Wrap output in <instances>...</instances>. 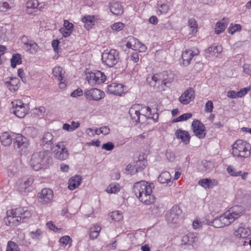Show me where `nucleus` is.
<instances>
[{
  "instance_id": "nucleus-1",
  "label": "nucleus",
  "mask_w": 251,
  "mask_h": 251,
  "mask_svg": "<svg viewBox=\"0 0 251 251\" xmlns=\"http://www.w3.org/2000/svg\"><path fill=\"white\" fill-rule=\"evenodd\" d=\"M153 187L152 183H149L146 181H140L134 184L133 190L135 195L141 202L147 205H151L154 203L156 200L152 194Z\"/></svg>"
},
{
  "instance_id": "nucleus-2",
  "label": "nucleus",
  "mask_w": 251,
  "mask_h": 251,
  "mask_svg": "<svg viewBox=\"0 0 251 251\" xmlns=\"http://www.w3.org/2000/svg\"><path fill=\"white\" fill-rule=\"evenodd\" d=\"M174 76L171 72H164L160 74H155L149 76L147 81L151 86L154 87L156 83H161V88L163 90H165V87H169L170 84L174 80Z\"/></svg>"
},
{
  "instance_id": "nucleus-3",
  "label": "nucleus",
  "mask_w": 251,
  "mask_h": 251,
  "mask_svg": "<svg viewBox=\"0 0 251 251\" xmlns=\"http://www.w3.org/2000/svg\"><path fill=\"white\" fill-rule=\"evenodd\" d=\"M51 158L48 156L46 151H40L34 153L31 157L30 164L35 171L46 169L49 166Z\"/></svg>"
},
{
  "instance_id": "nucleus-4",
  "label": "nucleus",
  "mask_w": 251,
  "mask_h": 251,
  "mask_svg": "<svg viewBox=\"0 0 251 251\" xmlns=\"http://www.w3.org/2000/svg\"><path fill=\"white\" fill-rule=\"evenodd\" d=\"M250 144L242 140H238L233 145L232 154L237 157H247L250 155Z\"/></svg>"
},
{
  "instance_id": "nucleus-5",
  "label": "nucleus",
  "mask_w": 251,
  "mask_h": 251,
  "mask_svg": "<svg viewBox=\"0 0 251 251\" xmlns=\"http://www.w3.org/2000/svg\"><path fill=\"white\" fill-rule=\"evenodd\" d=\"M119 52L115 50L104 51L101 55L102 62L109 67H113L119 60Z\"/></svg>"
},
{
  "instance_id": "nucleus-6",
  "label": "nucleus",
  "mask_w": 251,
  "mask_h": 251,
  "mask_svg": "<svg viewBox=\"0 0 251 251\" xmlns=\"http://www.w3.org/2000/svg\"><path fill=\"white\" fill-rule=\"evenodd\" d=\"M12 108L11 112L14 114L17 117L24 118L28 111V106L23 103L21 100H15L11 102Z\"/></svg>"
},
{
  "instance_id": "nucleus-7",
  "label": "nucleus",
  "mask_w": 251,
  "mask_h": 251,
  "mask_svg": "<svg viewBox=\"0 0 251 251\" xmlns=\"http://www.w3.org/2000/svg\"><path fill=\"white\" fill-rule=\"evenodd\" d=\"M51 151L57 159L64 160L69 157V152L65 146L61 142L55 144L52 148Z\"/></svg>"
},
{
  "instance_id": "nucleus-8",
  "label": "nucleus",
  "mask_w": 251,
  "mask_h": 251,
  "mask_svg": "<svg viewBox=\"0 0 251 251\" xmlns=\"http://www.w3.org/2000/svg\"><path fill=\"white\" fill-rule=\"evenodd\" d=\"M86 79L91 85L100 84L105 81L106 76L103 73L100 71H95L89 74L86 77Z\"/></svg>"
},
{
  "instance_id": "nucleus-9",
  "label": "nucleus",
  "mask_w": 251,
  "mask_h": 251,
  "mask_svg": "<svg viewBox=\"0 0 251 251\" xmlns=\"http://www.w3.org/2000/svg\"><path fill=\"white\" fill-rule=\"evenodd\" d=\"M38 201L42 204L50 203L53 198V191L49 188H44L37 195Z\"/></svg>"
},
{
  "instance_id": "nucleus-10",
  "label": "nucleus",
  "mask_w": 251,
  "mask_h": 251,
  "mask_svg": "<svg viewBox=\"0 0 251 251\" xmlns=\"http://www.w3.org/2000/svg\"><path fill=\"white\" fill-rule=\"evenodd\" d=\"M84 94L87 99L97 101L103 99L105 96L103 91L97 88L86 90Z\"/></svg>"
},
{
  "instance_id": "nucleus-11",
  "label": "nucleus",
  "mask_w": 251,
  "mask_h": 251,
  "mask_svg": "<svg viewBox=\"0 0 251 251\" xmlns=\"http://www.w3.org/2000/svg\"><path fill=\"white\" fill-rule=\"evenodd\" d=\"M192 128L195 135L199 138H203L206 135L204 125L200 121L196 120L193 122Z\"/></svg>"
},
{
  "instance_id": "nucleus-12",
  "label": "nucleus",
  "mask_w": 251,
  "mask_h": 251,
  "mask_svg": "<svg viewBox=\"0 0 251 251\" xmlns=\"http://www.w3.org/2000/svg\"><path fill=\"white\" fill-rule=\"evenodd\" d=\"M182 213V210L177 205H174L168 211L166 218L169 223H176L179 215Z\"/></svg>"
},
{
  "instance_id": "nucleus-13",
  "label": "nucleus",
  "mask_w": 251,
  "mask_h": 251,
  "mask_svg": "<svg viewBox=\"0 0 251 251\" xmlns=\"http://www.w3.org/2000/svg\"><path fill=\"white\" fill-rule=\"evenodd\" d=\"M5 224L10 226H16L21 223V219L15 215V209L7 211V217L4 218Z\"/></svg>"
},
{
  "instance_id": "nucleus-14",
  "label": "nucleus",
  "mask_w": 251,
  "mask_h": 251,
  "mask_svg": "<svg viewBox=\"0 0 251 251\" xmlns=\"http://www.w3.org/2000/svg\"><path fill=\"white\" fill-rule=\"evenodd\" d=\"M13 145L15 149L23 150L27 147L28 142L26 137L21 134H18L13 139Z\"/></svg>"
},
{
  "instance_id": "nucleus-15",
  "label": "nucleus",
  "mask_w": 251,
  "mask_h": 251,
  "mask_svg": "<svg viewBox=\"0 0 251 251\" xmlns=\"http://www.w3.org/2000/svg\"><path fill=\"white\" fill-rule=\"evenodd\" d=\"M194 99V91L190 88L186 90L179 97V101L183 104H188Z\"/></svg>"
},
{
  "instance_id": "nucleus-16",
  "label": "nucleus",
  "mask_w": 251,
  "mask_h": 251,
  "mask_svg": "<svg viewBox=\"0 0 251 251\" xmlns=\"http://www.w3.org/2000/svg\"><path fill=\"white\" fill-rule=\"evenodd\" d=\"M107 92L111 94L121 96L124 92V87L122 84L112 83L107 86Z\"/></svg>"
},
{
  "instance_id": "nucleus-17",
  "label": "nucleus",
  "mask_w": 251,
  "mask_h": 251,
  "mask_svg": "<svg viewBox=\"0 0 251 251\" xmlns=\"http://www.w3.org/2000/svg\"><path fill=\"white\" fill-rule=\"evenodd\" d=\"M33 180L32 178L18 180L17 185L19 191L21 193L25 192L26 190L32 184Z\"/></svg>"
},
{
  "instance_id": "nucleus-18",
  "label": "nucleus",
  "mask_w": 251,
  "mask_h": 251,
  "mask_svg": "<svg viewBox=\"0 0 251 251\" xmlns=\"http://www.w3.org/2000/svg\"><path fill=\"white\" fill-rule=\"evenodd\" d=\"M109 4L110 11L113 15H121L123 13V6L120 2L112 1Z\"/></svg>"
},
{
  "instance_id": "nucleus-19",
  "label": "nucleus",
  "mask_w": 251,
  "mask_h": 251,
  "mask_svg": "<svg viewBox=\"0 0 251 251\" xmlns=\"http://www.w3.org/2000/svg\"><path fill=\"white\" fill-rule=\"evenodd\" d=\"M31 215L29 211L23 208L19 207L15 209V215L18 216V219H21V223L25 222L31 217Z\"/></svg>"
},
{
  "instance_id": "nucleus-20",
  "label": "nucleus",
  "mask_w": 251,
  "mask_h": 251,
  "mask_svg": "<svg viewBox=\"0 0 251 251\" xmlns=\"http://www.w3.org/2000/svg\"><path fill=\"white\" fill-rule=\"evenodd\" d=\"M197 54V53H196L194 54L193 52L191 50H186L183 51L181 55L182 63L183 66H187L189 65L193 57Z\"/></svg>"
},
{
  "instance_id": "nucleus-21",
  "label": "nucleus",
  "mask_w": 251,
  "mask_h": 251,
  "mask_svg": "<svg viewBox=\"0 0 251 251\" xmlns=\"http://www.w3.org/2000/svg\"><path fill=\"white\" fill-rule=\"evenodd\" d=\"M64 28H61L59 30L64 37H69L73 31L74 25L68 21L64 20Z\"/></svg>"
},
{
  "instance_id": "nucleus-22",
  "label": "nucleus",
  "mask_w": 251,
  "mask_h": 251,
  "mask_svg": "<svg viewBox=\"0 0 251 251\" xmlns=\"http://www.w3.org/2000/svg\"><path fill=\"white\" fill-rule=\"evenodd\" d=\"M176 137L181 140L182 142L185 145L189 144L190 139L189 133L185 130L177 129L175 132Z\"/></svg>"
},
{
  "instance_id": "nucleus-23",
  "label": "nucleus",
  "mask_w": 251,
  "mask_h": 251,
  "mask_svg": "<svg viewBox=\"0 0 251 251\" xmlns=\"http://www.w3.org/2000/svg\"><path fill=\"white\" fill-rule=\"evenodd\" d=\"M232 217L235 218V220L240 217L244 212V208L240 205H235L231 207L228 211Z\"/></svg>"
},
{
  "instance_id": "nucleus-24",
  "label": "nucleus",
  "mask_w": 251,
  "mask_h": 251,
  "mask_svg": "<svg viewBox=\"0 0 251 251\" xmlns=\"http://www.w3.org/2000/svg\"><path fill=\"white\" fill-rule=\"evenodd\" d=\"M81 179V176H80L76 175L74 177H72L69 180L68 188L71 190L75 189L80 185Z\"/></svg>"
},
{
  "instance_id": "nucleus-25",
  "label": "nucleus",
  "mask_w": 251,
  "mask_h": 251,
  "mask_svg": "<svg viewBox=\"0 0 251 251\" xmlns=\"http://www.w3.org/2000/svg\"><path fill=\"white\" fill-rule=\"evenodd\" d=\"M53 136L51 132H45L41 139V145L42 146L45 145H51L53 143Z\"/></svg>"
},
{
  "instance_id": "nucleus-26",
  "label": "nucleus",
  "mask_w": 251,
  "mask_h": 251,
  "mask_svg": "<svg viewBox=\"0 0 251 251\" xmlns=\"http://www.w3.org/2000/svg\"><path fill=\"white\" fill-rule=\"evenodd\" d=\"M250 234L249 229L243 226H240L234 232V235L238 238H245Z\"/></svg>"
},
{
  "instance_id": "nucleus-27",
  "label": "nucleus",
  "mask_w": 251,
  "mask_h": 251,
  "mask_svg": "<svg viewBox=\"0 0 251 251\" xmlns=\"http://www.w3.org/2000/svg\"><path fill=\"white\" fill-rule=\"evenodd\" d=\"M147 161L144 159H138L135 162V164L134 165V167L135 169V171H132L130 173L131 175H134L135 174L142 171L146 167V163Z\"/></svg>"
},
{
  "instance_id": "nucleus-28",
  "label": "nucleus",
  "mask_w": 251,
  "mask_h": 251,
  "mask_svg": "<svg viewBox=\"0 0 251 251\" xmlns=\"http://www.w3.org/2000/svg\"><path fill=\"white\" fill-rule=\"evenodd\" d=\"M81 21L84 23L85 27L87 30H89L94 25L95 19L94 16L88 15L84 16Z\"/></svg>"
},
{
  "instance_id": "nucleus-29",
  "label": "nucleus",
  "mask_w": 251,
  "mask_h": 251,
  "mask_svg": "<svg viewBox=\"0 0 251 251\" xmlns=\"http://www.w3.org/2000/svg\"><path fill=\"white\" fill-rule=\"evenodd\" d=\"M188 26L190 30V34L194 35L198 31V24L197 21L193 18L188 19Z\"/></svg>"
},
{
  "instance_id": "nucleus-30",
  "label": "nucleus",
  "mask_w": 251,
  "mask_h": 251,
  "mask_svg": "<svg viewBox=\"0 0 251 251\" xmlns=\"http://www.w3.org/2000/svg\"><path fill=\"white\" fill-rule=\"evenodd\" d=\"M136 106L131 107L129 110V114L133 122L138 123L140 122V113L139 110L136 108Z\"/></svg>"
},
{
  "instance_id": "nucleus-31",
  "label": "nucleus",
  "mask_w": 251,
  "mask_h": 251,
  "mask_svg": "<svg viewBox=\"0 0 251 251\" xmlns=\"http://www.w3.org/2000/svg\"><path fill=\"white\" fill-rule=\"evenodd\" d=\"M230 214V213H228L227 211H226L221 216V220L223 222L224 227L229 225L235 221V218L232 217Z\"/></svg>"
},
{
  "instance_id": "nucleus-32",
  "label": "nucleus",
  "mask_w": 251,
  "mask_h": 251,
  "mask_svg": "<svg viewBox=\"0 0 251 251\" xmlns=\"http://www.w3.org/2000/svg\"><path fill=\"white\" fill-rule=\"evenodd\" d=\"M0 141L4 146H9L12 141V138L8 132H4L0 136Z\"/></svg>"
},
{
  "instance_id": "nucleus-33",
  "label": "nucleus",
  "mask_w": 251,
  "mask_h": 251,
  "mask_svg": "<svg viewBox=\"0 0 251 251\" xmlns=\"http://www.w3.org/2000/svg\"><path fill=\"white\" fill-rule=\"evenodd\" d=\"M158 181L161 183L169 184L171 182V176L169 172L165 171L162 172L158 177Z\"/></svg>"
},
{
  "instance_id": "nucleus-34",
  "label": "nucleus",
  "mask_w": 251,
  "mask_h": 251,
  "mask_svg": "<svg viewBox=\"0 0 251 251\" xmlns=\"http://www.w3.org/2000/svg\"><path fill=\"white\" fill-rule=\"evenodd\" d=\"M19 80L17 78H11L10 81L6 82L7 87L11 91H15L18 89Z\"/></svg>"
},
{
  "instance_id": "nucleus-35",
  "label": "nucleus",
  "mask_w": 251,
  "mask_h": 251,
  "mask_svg": "<svg viewBox=\"0 0 251 251\" xmlns=\"http://www.w3.org/2000/svg\"><path fill=\"white\" fill-rule=\"evenodd\" d=\"M13 0H8V1L0 2V11L6 12L13 7Z\"/></svg>"
},
{
  "instance_id": "nucleus-36",
  "label": "nucleus",
  "mask_w": 251,
  "mask_h": 251,
  "mask_svg": "<svg viewBox=\"0 0 251 251\" xmlns=\"http://www.w3.org/2000/svg\"><path fill=\"white\" fill-rule=\"evenodd\" d=\"M27 51H28L31 54H34L38 51L39 46L34 41H30L27 45L26 46Z\"/></svg>"
},
{
  "instance_id": "nucleus-37",
  "label": "nucleus",
  "mask_w": 251,
  "mask_h": 251,
  "mask_svg": "<svg viewBox=\"0 0 251 251\" xmlns=\"http://www.w3.org/2000/svg\"><path fill=\"white\" fill-rule=\"evenodd\" d=\"M221 220V217H217L212 221L207 222L209 226H213L216 228H221L224 227L223 222Z\"/></svg>"
},
{
  "instance_id": "nucleus-38",
  "label": "nucleus",
  "mask_w": 251,
  "mask_h": 251,
  "mask_svg": "<svg viewBox=\"0 0 251 251\" xmlns=\"http://www.w3.org/2000/svg\"><path fill=\"white\" fill-rule=\"evenodd\" d=\"M109 217L112 221L120 222L123 219L122 213L120 211H114L109 214Z\"/></svg>"
},
{
  "instance_id": "nucleus-39",
  "label": "nucleus",
  "mask_w": 251,
  "mask_h": 251,
  "mask_svg": "<svg viewBox=\"0 0 251 251\" xmlns=\"http://www.w3.org/2000/svg\"><path fill=\"white\" fill-rule=\"evenodd\" d=\"M100 229V227L96 225L91 227L89 233L90 238L92 239L96 238L99 236Z\"/></svg>"
},
{
  "instance_id": "nucleus-40",
  "label": "nucleus",
  "mask_w": 251,
  "mask_h": 251,
  "mask_svg": "<svg viewBox=\"0 0 251 251\" xmlns=\"http://www.w3.org/2000/svg\"><path fill=\"white\" fill-rule=\"evenodd\" d=\"M120 191V185L117 183L110 184L106 188V191L108 193L115 194Z\"/></svg>"
},
{
  "instance_id": "nucleus-41",
  "label": "nucleus",
  "mask_w": 251,
  "mask_h": 251,
  "mask_svg": "<svg viewBox=\"0 0 251 251\" xmlns=\"http://www.w3.org/2000/svg\"><path fill=\"white\" fill-rule=\"evenodd\" d=\"M52 74L55 77L57 78L58 80H62L64 74L62 72V69L60 67H54L52 70Z\"/></svg>"
},
{
  "instance_id": "nucleus-42",
  "label": "nucleus",
  "mask_w": 251,
  "mask_h": 251,
  "mask_svg": "<svg viewBox=\"0 0 251 251\" xmlns=\"http://www.w3.org/2000/svg\"><path fill=\"white\" fill-rule=\"evenodd\" d=\"M11 63V67L15 68L17 64H21V57L19 54H14L10 60Z\"/></svg>"
},
{
  "instance_id": "nucleus-43",
  "label": "nucleus",
  "mask_w": 251,
  "mask_h": 251,
  "mask_svg": "<svg viewBox=\"0 0 251 251\" xmlns=\"http://www.w3.org/2000/svg\"><path fill=\"white\" fill-rule=\"evenodd\" d=\"M222 50V48L221 46L213 45L212 46L209 47L207 49V51L209 53H212L213 55L215 53H220Z\"/></svg>"
},
{
  "instance_id": "nucleus-44",
  "label": "nucleus",
  "mask_w": 251,
  "mask_h": 251,
  "mask_svg": "<svg viewBox=\"0 0 251 251\" xmlns=\"http://www.w3.org/2000/svg\"><path fill=\"white\" fill-rule=\"evenodd\" d=\"M226 25L224 23H222L220 22H218L216 25L215 32L217 34H219L223 32L226 27Z\"/></svg>"
},
{
  "instance_id": "nucleus-45",
  "label": "nucleus",
  "mask_w": 251,
  "mask_h": 251,
  "mask_svg": "<svg viewBox=\"0 0 251 251\" xmlns=\"http://www.w3.org/2000/svg\"><path fill=\"white\" fill-rule=\"evenodd\" d=\"M150 209L151 214L154 216H159L161 214L162 211L161 210V209L158 205H151L150 207Z\"/></svg>"
},
{
  "instance_id": "nucleus-46",
  "label": "nucleus",
  "mask_w": 251,
  "mask_h": 251,
  "mask_svg": "<svg viewBox=\"0 0 251 251\" xmlns=\"http://www.w3.org/2000/svg\"><path fill=\"white\" fill-rule=\"evenodd\" d=\"M147 47L145 45L142 44L139 40L136 42L135 47L133 48V50H138L140 52H143L146 51Z\"/></svg>"
},
{
  "instance_id": "nucleus-47",
  "label": "nucleus",
  "mask_w": 251,
  "mask_h": 251,
  "mask_svg": "<svg viewBox=\"0 0 251 251\" xmlns=\"http://www.w3.org/2000/svg\"><path fill=\"white\" fill-rule=\"evenodd\" d=\"M196 241V237L193 234H188V243H187L186 249L190 250L193 248V243Z\"/></svg>"
},
{
  "instance_id": "nucleus-48",
  "label": "nucleus",
  "mask_w": 251,
  "mask_h": 251,
  "mask_svg": "<svg viewBox=\"0 0 251 251\" xmlns=\"http://www.w3.org/2000/svg\"><path fill=\"white\" fill-rule=\"evenodd\" d=\"M157 8L161 13H166L169 10V6L167 4L158 2L157 3Z\"/></svg>"
},
{
  "instance_id": "nucleus-49",
  "label": "nucleus",
  "mask_w": 251,
  "mask_h": 251,
  "mask_svg": "<svg viewBox=\"0 0 251 251\" xmlns=\"http://www.w3.org/2000/svg\"><path fill=\"white\" fill-rule=\"evenodd\" d=\"M138 40L133 37H129L128 38L127 42L126 44V47L133 50V48L135 47V45Z\"/></svg>"
},
{
  "instance_id": "nucleus-50",
  "label": "nucleus",
  "mask_w": 251,
  "mask_h": 251,
  "mask_svg": "<svg viewBox=\"0 0 251 251\" xmlns=\"http://www.w3.org/2000/svg\"><path fill=\"white\" fill-rule=\"evenodd\" d=\"M6 251H19V249L16 243L12 241H9Z\"/></svg>"
},
{
  "instance_id": "nucleus-51",
  "label": "nucleus",
  "mask_w": 251,
  "mask_h": 251,
  "mask_svg": "<svg viewBox=\"0 0 251 251\" xmlns=\"http://www.w3.org/2000/svg\"><path fill=\"white\" fill-rule=\"evenodd\" d=\"M146 109L147 112H149L150 114H151L153 111V115L151 118L153 119L154 121H156L158 118V114L157 113V110L156 108H151L150 106H147L146 107Z\"/></svg>"
},
{
  "instance_id": "nucleus-52",
  "label": "nucleus",
  "mask_w": 251,
  "mask_h": 251,
  "mask_svg": "<svg viewBox=\"0 0 251 251\" xmlns=\"http://www.w3.org/2000/svg\"><path fill=\"white\" fill-rule=\"evenodd\" d=\"M125 25L121 22H118L113 24L111 27V28L116 31H119L123 29Z\"/></svg>"
},
{
  "instance_id": "nucleus-53",
  "label": "nucleus",
  "mask_w": 251,
  "mask_h": 251,
  "mask_svg": "<svg viewBox=\"0 0 251 251\" xmlns=\"http://www.w3.org/2000/svg\"><path fill=\"white\" fill-rule=\"evenodd\" d=\"M42 234V231L40 229H37L35 231H32L30 232V236L33 239H40Z\"/></svg>"
},
{
  "instance_id": "nucleus-54",
  "label": "nucleus",
  "mask_w": 251,
  "mask_h": 251,
  "mask_svg": "<svg viewBox=\"0 0 251 251\" xmlns=\"http://www.w3.org/2000/svg\"><path fill=\"white\" fill-rule=\"evenodd\" d=\"M211 182V180L208 178L202 179H200L198 184L201 186L202 187L207 188L209 187L210 183Z\"/></svg>"
},
{
  "instance_id": "nucleus-55",
  "label": "nucleus",
  "mask_w": 251,
  "mask_h": 251,
  "mask_svg": "<svg viewBox=\"0 0 251 251\" xmlns=\"http://www.w3.org/2000/svg\"><path fill=\"white\" fill-rule=\"evenodd\" d=\"M227 171L230 175L235 176H239L241 174V171H236L234 168L230 166L227 167Z\"/></svg>"
},
{
  "instance_id": "nucleus-56",
  "label": "nucleus",
  "mask_w": 251,
  "mask_h": 251,
  "mask_svg": "<svg viewBox=\"0 0 251 251\" xmlns=\"http://www.w3.org/2000/svg\"><path fill=\"white\" fill-rule=\"evenodd\" d=\"M79 125H79V123H76V126H71L70 125H69L68 124H64L63 125L62 128L64 130H66L69 131H72L74 130L75 128L78 127L79 126Z\"/></svg>"
},
{
  "instance_id": "nucleus-57",
  "label": "nucleus",
  "mask_w": 251,
  "mask_h": 251,
  "mask_svg": "<svg viewBox=\"0 0 251 251\" xmlns=\"http://www.w3.org/2000/svg\"><path fill=\"white\" fill-rule=\"evenodd\" d=\"M241 25L239 24H235L234 25H231L229 26L228 29V31L229 33L233 34L235 32L238 31L241 29Z\"/></svg>"
},
{
  "instance_id": "nucleus-58",
  "label": "nucleus",
  "mask_w": 251,
  "mask_h": 251,
  "mask_svg": "<svg viewBox=\"0 0 251 251\" xmlns=\"http://www.w3.org/2000/svg\"><path fill=\"white\" fill-rule=\"evenodd\" d=\"M213 109V104L211 100H208L205 104V112L210 113Z\"/></svg>"
},
{
  "instance_id": "nucleus-59",
  "label": "nucleus",
  "mask_w": 251,
  "mask_h": 251,
  "mask_svg": "<svg viewBox=\"0 0 251 251\" xmlns=\"http://www.w3.org/2000/svg\"><path fill=\"white\" fill-rule=\"evenodd\" d=\"M114 148V145L112 142H107L105 144H103L102 149H104L108 151H111Z\"/></svg>"
},
{
  "instance_id": "nucleus-60",
  "label": "nucleus",
  "mask_w": 251,
  "mask_h": 251,
  "mask_svg": "<svg viewBox=\"0 0 251 251\" xmlns=\"http://www.w3.org/2000/svg\"><path fill=\"white\" fill-rule=\"evenodd\" d=\"M27 7L28 8H31L32 9L36 8L39 6V3L38 0H34L33 1H28L26 3Z\"/></svg>"
},
{
  "instance_id": "nucleus-61",
  "label": "nucleus",
  "mask_w": 251,
  "mask_h": 251,
  "mask_svg": "<svg viewBox=\"0 0 251 251\" xmlns=\"http://www.w3.org/2000/svg\"><path fill=\"white\" fill-rule=\"evenodd\" d=\"M192 115L190 113L183 114L178 117L179 122L187 120L192 117Z\"/></svg>"
},
{
  "instance_id": "nucleus-62",
  "label": "nucleus",
  "mask_w": 251,
  "mask_h": 251,
  "mask_svg": "<svg viewBox=\"0 0 251 251\" xmlns=\"http://www.w3.org/2000/svg\"><path fill=\"white\" fill-rule=\"evenodd\" d=\"M71 240V238L68 236H65L62 237L60 240L59 242L61 244H62L63 246H66L67 244L68 243L69 240Z\"/></svg>"
},
{
  "instance_id": "nucleus-63",
  "label": "nucleus",
  "mask_w": 251,
  "mask_h": 251,
  "mask_svg": "<svg viewBox=\"0 0 251 251\" xmlns=\"http://www.w3.org/2000/svg\"><path fill=\"white\" fill-rule=\"evenodd\" d=\"M188 234L187 235H185L183 236L181 240V247L183 249H186L187 247V243H188Z\"/></svg>"
},
{
  "instance_id": "nucleus-64",
  "label": "nucleus",
  "mask_w": 251,
  "mask_h": 251,
  "mask_svg": "<svg viewBox=\"0 0 251 251\" xmlns=\"http://www.w3.org/2000/svg\"><path fill=\"white\" fill-rule=\"evenodd\" d=\"M243 71L247 75H251V65L244 64L243 66Z\"/></svg>"
}]
</instances>
